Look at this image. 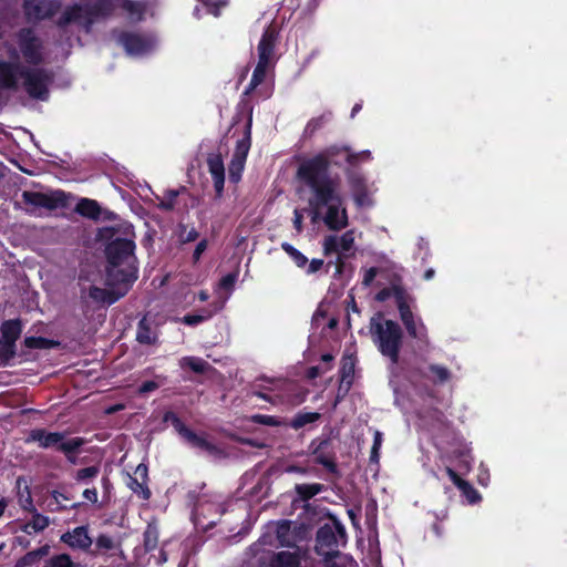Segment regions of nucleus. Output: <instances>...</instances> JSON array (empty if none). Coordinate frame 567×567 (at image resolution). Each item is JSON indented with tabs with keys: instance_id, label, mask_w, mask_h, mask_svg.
I'll list each match as a JSON object with an SVG mask.
<instances>
[{
	"instance_id": "nucleus-1",
	"label": "nucleus",
	"mask_w": 567,
	"mask_h": 567,
	"mask_svg": "<svg viewBox=\"0 0 567 567\" xmlns=\"http://www.w3.org/2000/svg\"><path fill=\"white\" fill-rule=\"evenodd\" d=\"M351 157L354 156L349 146L333 144L299 163L296 177L312 194L309 205L315 209V218L322 206L331 200H339L341 179L338 174H331L330 167H341L343 163L351 166Z\"/></svg>"
},
{
	"instance_id": "nucleus-2",
	"label": "nucleus",
	"mask_w": 567,
	"mask_h": 567,
	"mask_svg": "<svg viewBox=\"0 0 567 567\" xmlns=\"http://www.w3.org/2000/svg\"><path fill=\"white\" fill-rule=\"evenodd\" d=\"M96 238L105 245L107 265L105 268V284L132 285L137 279L135 261V244L130 227L111 226L99 229Z\"/></svg>"
},
{
	"instance_id": "nucleus-3",
	"label": "nucleus",
	"mask_w": 567,
	"mask_h": 567,
	"mask_svg": "<svg viewBox=\"0 0 567 567\" xmlns=\"http://www.w3.org/2000/svg\"><path fill=\"white\" fill-rule=\"evenodd\" d=\"M19 80L22 86L32 97L45 101L49 97V85L53 81V74L44 69H30L19 63L0 62V87L17 90Z\"/></svg>"
},
{
	"instance_id": "nucleus-4",
	"label": "nucleus",
	"mask_w": 567,
	"mask_h": 567,
	"mask_svg": "<svg viewBox=\"0 0 567 567\" xmlns=\"http://www.w3.org/2000/svg\"><path fill=\"white\" fill-rule=\"evenodd\" d=\"M369 331L378 351L388 358L391 364H398L404 338L399 322L385 319L383 313L378 312L370 319Z\"/></svg>"
},
{
	"instance_id": "nucleus-5",
	"label": "nucleus",
	"mask_w": 567,
	"mask_h": 567,
	"mask_svg": "<svg viewBox=\"0 0 567 567\" xmlns=\"http://www.w3.org/2000/svg\"><path fill=\"white\" fill-rule=\"evenodd\" d=\"M113 10L112 0H83L63 11L59 19V25L76 23L89 32L94 22L110 16Z\"/></svg>"
},
{
	"instance_id": "nucleus-6",
	"label": "nucleus",
	"mask_w": 567,
	"mask_h": 567,
	"mask_svg": "<svg viewBox=\"0 0 567 567\" xmlns=\"http://www.w3.org/2000/svg\"><path fill=\"white\" fill-rule=\"evenodd\" d=\"M347 533L344 526L334 520L333 525L323 524L320 526L316 534V553L323 558L324 563H330L339 557V546L346 545Z\"/></svg>"
},
{
	"instance_id": "nucleus-7",
	"label": "nucleus",
	"mask_w": 567,
	"mask_h": 567,
	"mask_svg": "<svg viewBox=\"0 0 567 567\" xmlns=\"http://www.w3.org/2000/svg\"><path fill=\"white\" fill-rule=\"evenodd\" d=\"M106 288H101L93 284L80 282V297L81 300L87 306H104L112 305L122 298L130 288V285L123 282L118 285H106Z\"/></svg>"
},
{
	"instance_id": "nucleus-8",
	"label": "nucleus",
	"mask_w": 567,
	"mask_h": 567,
	"mask_svg": "<svg viewBox=\"0 0 567 567\" xmlns=\"http://www.w3.org/2000/svg\"><path fill=\"white\" fill-rule=\"evenodd\" d=\"M21 199L29 214H37L39 209L54 210L68 206V195L60 189L49 193L24 190Z\"/></svg>"
},
{
	"instance_id": "nucleus-9",
	"label": "nucleus",
	"mask_w": 567,
	"mask_h": 567,
	"mask_svg": "<svg viewBox=\"0 0 567 567\" xmlns=\"http://www.w3.org/2000/svg\"><path fill=\"white\" fill-rule=\"evenodd\" d=\"M399 315L408 336L417 343L427 346L430 343L427 328L420 317L414 316L409 303L399 310Z\"/></svg>"
},
{
	"instance_id": "nucleus-10",
	"label": "nucleus",
	"mask_w": 567,
	"mask_h": 567,
	"mask_svg": "<svg viewBox=\"0 0 567 567\" xmlns=\"http://www.w3.org/2000/svg\"><path fill=\"white\" fill-rule=\"evenodd\" d=\"M19 48L27 62L39 64L42 61L41 42L30 29L19 32Z\"/></svg>"
},
{
	"instance_id": "nucleus-11",
	"label": "nucleus",
	"mask_w": 567,
	"mask_h": 567,
	"mask_svg": "<svg viewBox=\"0 0 567 567\" xmlns=\"http://www.w3.org/2000/svg\"><path fill=\"white\" fill-rule=\"evenodd\" d=\"M60 8L59 0H25L24 11L29 20H43L52 17Z\"/></svg>"
},
{
	"instance_id": "nucleus-12",
	"label": "nucleus",
	"mask_w": 567,
	"mask_h": 567,
	"mask_svg": "<svg viewBox=\"0 0 567 567\" xmlns=\"http://www.w3.org/2000/svg\"><path fill=\"white\" fill-rule=\"evenodd\" d=\"M331 440L329 437L323 440H313L310 443L311 453L315 456V462L319 465H322L329 473L337 474L338 465L334 461L333 454H326V450L330 445Z\"/></svg>"
},
{
	"instance_id": "nucleus-13",
	"label": "nucleus",
	"mask_w": 567,
	"mask_h": 567,
	"mask_svg": "<svg viewBox=\"0 0 567 567\" xmlns=\"http://www.w3.org/2000/svg\"><path fill=\"white\" fill-rule=\"evenodd\" d=\"M279 38V32L274 24H269L262 32L257 45L258 59L271 62L275 48Z\"/></svg>"
},
{
	"instance_id": "nucleus-14",
	"label": "nucleus",
	"mask_w": 567,
	"mask_h": 567,
	"mask_svg": "<svg viewBox=\"0 0 567 567\" xmlns=\"http://www.w3.org/2000/svg\"><path fill=\"white\" fill-rule=\"evenodd\" d=\"M400 281L401 278L395 277L394 280L391 282L390 287H385L377 292L375 300L379 302H384L389 298L393 297L395 300L398 311L402 309V307L406 306L409 303L410 297Z\"/></svg>"
},
{
	"instance_id": "nucleus-15",
	"label": "nucleus",
	"mask_w": 567,
	"mask_h": 567,
	"mask_svg": "<svg viewBox=\"0 0 567 567\" xmlns=\"http://www.w3.org/2000/svg\"><path fill=\"white\" fill-rule=\"evenodd\" d=\"M347 177L357 206H370L372 202L369 196L365 178L361 174L354 172H349Z\"/></svg>"
},
{
	"instance_id": "nucleus-16",
	"label": "nucleus",
	"mask_w": 567,
	"mask_h": 567,
	"mask_svg": "<svg viewBox=\"0 0 567 567\" xmlns=\"http://www.w3.org/2000/svg\"><path fill=\"white\" fill-rule=\"evenodd\" d=\"M342 203L341 195L339 194V200H331L327 204V213L324 216V224L331 230H341L348 225L347 210L340 212V205ZM326 207V205L323 206Z\"/></svg>"
},
{
	"instance_id": "nucleus-17",
	"label": "nucleus",
	"mask_w": 567,
	"mask_h": 567,
	"mask_svg": "<svg viewBox=\"0 0 567 567\" xmlns=\"http://www.w3.org/2000/svg\"><path fill=\"white\" fill-rule=\"evenodd\" d=\"M65 439L64 433L47 432L43 429H34L30 432L27 442H37L42 449H59L61 441Z\"/></svg>"
},
{
	"instance_id": "nucleus-18",
	"label": "nucleus",
	"mask_w": 567,
	"mask_h": 567,
	"mask_svg": "<svg viewBox=\"0 0 567 567\" xmlns=\"http://www.w3.org/2000/svg\"><path fill=\"white\" fill-rule=\"evenodd\" d=\"M61 540L73 548L87 549L92 545V538L89 536L84 526L74 528L62 535Z\"/></svg>"
},
{
	"instance_id": "nucleus-19",
	"label": "nucleus",
	"mask_w": 567,
	"mask_h": 567,
	"mask_svg": "<svg viewBox=\"0 0 567 567\" xmlns=\"http://www.w3.org/2000/svg\"><path fill=\"white\" fill-rule=\"evenodd\" d=\"M300 564L299 554L287 550L272 553L268 560L269 567H300Z\"/></svg>"
},
{
	"instance_id": "nucleus-20",
	"label": "nucleus",
	"mask_w": 567,
	"mask_h": 567,
	"mask_svg": "<svg viewBox=\"0 0 567 567\" xmlns=\"http://www.w3.org/2000/svg\"><path fill=\"white\" fill-rule=\"evenodd\" d=\"M117 42L123 45L126 53L130 55H137L142 51V38L138 33L133 32H114Z\"/></svg>"
},
{
	"instance_id": "nucleus-21",
	"label": "nucleus",
	"mask_w": 567,
	"mask_h": 567,
	"mask_svg": "<svg viewBox=\"0 0 567 567\" xmlns=\"http://www.w3.org/2000/svg\"><path fill=\"white\" fill-rule=\"evenodd\" d=\"M251 117H249L246 122L244 136L236 143L235 152L233 154L234 158L245 162L247 159L251 146Z\"/></svg>"
},
{
	"instance_id": "nucleus-22",
	"label": "nucleus",
	"mask_w": 567,
	"mask_h": 567,
	"mask_svg": "<svg viewBox=\"0 0 567 567\" xmlns=\"http://www.w3.org/2000/svg\"><path fill=\"white\" fill-rule=\"evenodd\" d=\"M185 440L198 450L205 451L210 455H217L220 453V449L214 443L209 442L205 436L196 434L193 430L187 432Z\"/></svg>"
},
{
	"instance_id": "nucleus-23",
	"label": "nucleus",
	"mask_w": 567,
	"mask_h": 567,
	"mask_svg": "<svg viewBox=\"0 0 567 567\" xmlns=\"http://www.w3.org/2000/svg\"><path fill=\"white\" fill-rule=\"evenodd\" d=\"M1 338L2 340L16 344V341L20 338L22 327L20 320H7L1 324Z\"/></svg>"
},
{
	"instance_id": "nucleus-24",
	"label": "nucleus",
	"mask_w": 567,
	"mask_h": 567,
	"mask_svg": "<svg viewBox=\"0 0 567 567\" xmlns=\"http://www.w3.org/2000/svg\"><path fill=\"white\" fill-rule=\"evenodd\" d=\"M271 62L262 61L258 59L257 65L255 66V70L252 72L250 82L246 89V94H249L251 91H254L257 86H259L266 79L267 70Z\"/></svg>"
},
{
	"instance_id": "nucleus-25",
	"label": "nucleus",
	"mask_w": 567,
	"mask_h": 567,
	"mask_svg": "<svg viewBox=\"0 0 567 567\" xmlns=\"http://www.w3.org/2000/svg\"><path fill=\"white\" fill-rule=\"evenodd\" d=\"M321 419V414L319 412H298L286 425L290 426L293 430H299L305 427L308 424H312L318 422Z\"/></svg>"
},
{
	"instance_id": "nucleus-26",
	"label": "nucleus",
	"mask_w": 567,
	"mask_h": 567,
	"mask_svg": "<svg viewBox=\"0 0 567 567\" xmlns=\"http://www.w3.org/2000/svg\"><path fill=\"white\" fill-rule=\"evenodd\" d=\"M427 369L429 374H426V378L434 384H444L452 378L451 371L444 365L433 363Z\"/></svg>"
},
{
	"instance_id": "nucleus-27",
	"label": "nucleus",
	"mask_w": 567,
	"mask_h": 567,
	"mask_svg": "<svg viewBox=\"0 0 567 567\" xmlns=\"http://www.w3.org/2000/svg\"><path fill=\"white\" fill-rule=\"evenodd\" d=\"M50 525L49 517L38 513L37 511L32 513V519L24 525L21 526V530L31 534L33 532H42Z\"/></svg>"
},
{
	"instance_id": "nucleus-28",
	"label": "nucleus",
	"mask_w": 567,
	"mask_h": 567,
	"mask_svg": "<svg viewBox=\"0 0 567 567\" xmlns=\"http://www.w3.org/2000/svg\"><path fill=\"white\" fill-rule=\"evenodd\" d=\"M323 489L324 486L320 483L296 484L295 486L298 497L303 502H308L316 495L320 494Z\"/></svg>"
},
{
	"instance_id": "nucleus-29",
	"label": "nucleus",
	"mask_w": 567,
	"mask_h": 567,
	"mask_svg": "<svg viewBox=\"0 0 567 567\" xmlns=\"http://www.w3.org/2000/svg\"><path fill=\"white\" fill-rule=\"evenodd\" d=\"M179 363L182 369H189L198 374L205 373L210 368L207 361L198 357H184Z\"/></svg>"
},
{
	"instance_id": "nucleus-30",
	"label": "nucleus",
	"mask_w": 567,
	"mask_h": 567,
	"mask_svg": "<svg viewBox=\"0 0 567 567\" xmlns=\"http://www.w3.org/2000/svg\"><path fill=\"white\" fill-rule=\"evenodd\" d=\"M80 215L89 218H99L101 208L95 200L83 198L81 199L75 209Z\"/></svg>"
},
{
	"instance_id": "nucleus-31",
	"label": "nucleus",
	"mask_w": 567,
	"mask_h": 567,
	"mask_svg": "<svg viewBox=\"0 0 567 567\" xmlns=\"http://www.w3.org/2000/svg\"><path fill=\"white\" fill-rule=\"evenodd\" d=\"M332 118V113L330 111L324 112L323 114L312 117L308 121L305 127V135L312 136L317 131L322 128Z\"/></svg>"
},
{
	"instance_id": "nucleus-32",
	"label": "nucleus",
	"mask_w": 567,
	"mask_h": 567,
	"mask_svg": "<svg viewBox=\"0 0 567 567\" xmlns=\"http://www.w3.org/2000/svg\"><path fill=\"white\" fill-rule=\"evenodd\" d=\"M158 543V528L157 522L152 520L147 523L146 530L144 532V551L154 549Z\"/></svg>"
},
{
	"instance_id": "nucleus-33",
	"label": "nucleus",
	"mask_w": 567,
	"mask_h": 567,
	"mask_svg": "<svg viewBox=\"0 0 567 567\" xmlns=\"http://www.w3.org/2000/svg\"><path fill=\"white\" fill-rule=\"evenodd\" d=\"M200 2L206 12L212 14L215 18H219L223 13V10L226 9L230 4V0H197Z\"/></svg>"
},
{
	"instance_id": "nucleus-34",
	"label": "nucleus",
	"mask_w": 567,
	"mask_h": 567,
	"mask_svg": "<svg viewBox=\"0 0 567 567\" xmlns=\"http://www.w3.org/2000/svg\"><path fill=\"white\" fill-rule=\"evenodd\" d=\"M164 422L171 423L172 426L182 435L184 439L187 436V432L192 430L185 425L181 417L173 411H167L163 417Z\"/></svg>"
},
{
	"instance_id": "nucleus-35",
	"label": "nucleus",
	"mask_w": 567,
	"mask_h": 567,
	"mask_svg": "<svg viewBox=\"0 0 567 567\" xmlns=\"http://www.w3.org/2000/svg\"><path fill=\"white\" fill-rule=\"evenodd\" d=\"M281 248L293 260L297 267L305 268L307 266L308 258L291 244L282 243Z\"/></svg>"
},
{
	"instance_id": "nucleus-36",
	"label": "nucleus",
	"mask_w": 567,
	"mask_h": 567,
	"mask_svg": "<svg viewBox=\"0 0 567 567\" xmlns=\"http://www.w3.org/2000/svg\"><path fill=\"white\" fill-rule=\"evenodd\" d=\"M85 441L82 437H72L68 441H61L58 451L65 454L66 458H71V454H74Z\"/></svg>"
},
{
	"instance_id": "nucleus-37",
	"label": "nucleus",
	"mask_w": 567,
	"mask_h": 567,
	"mask_svg": "<svg viewBox=\"0 0 567 567\" xmlns=\"http://www.w3.org/2000/svg\"><path fill=\"white\" fill-rule=\"evenodd\" d=\"M250 421L255 424L272 427L284 426L287 424L282 419L267 414H254L250 416Z\"/></svg>"
},
{
	"instance_id": "nucleus-38",
	"label": "nucleus",
	"mask_w": 567,
	"mask_h": 567,
	"mask_svg": "<svg viewBox=\"0 0 567 567\" xmlns=\"http://www.w3.org/2000/svg\"><path fill=\"white\" fill-rule=\"evenodd\" d=\"M207 165H208V171L212 175V178L225 176V166H224L221 155H219V154L210 155L207 158Z\"/></svg>"
},
{
	"instance_id": "nucleus-39",
	"label": "nucleus",
	"mask_w": 567,
	"mask_h": 567,
	"mask_svg": "<svg viewBox=\"0 0 567 567\" xmlns=\"http://www.w3.org/2000/svg\"><path fill=\"white\" fill-rule=\"evenodd\" d=\"M245 161L231 157V161L228 165V175L230 183L237 184L240 181L241 174L245 168Z\"/></svg>"
},
{
	"instance_id": "nucleus-40",
	"label": "nucleus",
	"mask_w": 567,
	"mask_h": 567,
	"mask_svg": "<svg viewBox=\"0 0 567 567\" xmlns=\"http://www.w3.org/2000/svg\"><path fill=\"white\" fill-rule=\"evenodd\" d=\"M43 567H79V565L72 561L70 555L60 554L49 558Z\"/></svg>"
},
{
	"instance_id": "nucleus-41",
	"label": "nucleus",
	"mask_w": 567,
	"mask_h": 567,
	"mask_svg": "<svg viewBox=\"0 0 567 567\" xmlns=\"http://www.w3.org/2000/svg\"><path fill=\"white\" fill-rule=\"evenodd\" d=\"M16 355V344L0 339V367L7 365Z\"/></svg>"
},
{
	"instance_id": "nucleus-42",
	"label": "nucleus",
	"mask_w": 567,
	"mask_h": 567,
	"mask_svg": "<svg viewBox=\"0 0 567 567\" xmlns=\"http://www.w3.org/2000/svg\"><path fill=\"white\" fill-rule=\"evenodd\" d=\"M24 344L30 349H49L54 347L56 343L42 337H27L24 339Z\"/></svg>"
},
{
	"instance_id": "nucleus-43",
	"label": "nucleus",
	"mask_w": 567,
	"mask_h": 567,
	"mask_svg": "<svg viewBox=\"0 0 567 567\" xmlns=\"http://www.w3.org/2000/svg\"><path fill=\"white\" fill-rule=\"evenodd\" d=\"M289 533H290V522L289 520H279L276 527V536L282 546L289 545Z\"/></svg>"
},
{
	"instance_id": "nucleus-44",
	"label": "nucleus",
	"mask_w": 567,
	"mask_h": 567,
	"mask_svg": "<svg viewBox=\"0 0 567 567\" xmlns=\"http://www.w3.org/2000/svg\"><path fill=\"white\" fill-rule=\"evenodd\" d=\"M159 47L158 37L152 32H144V56L155 52Z\"/></svg>"
},
{
	"instance_id": "nucleus-45",
	"label": "nucleus",
	"mask_w": 567,
	"mask_h": 567,
	"mask_svg": "<svg viewBox=\"0 0 567 567\" xmlns=\"http://www.w3.org/2000/svg\"><path fill=\"white\" fill-rule=\"evenodd\" d=\"M460 491L462 495L468 501L470 504H475L481 499L480 493L468 482L463 484Z\"/></svg>"
},
{
	"instance_id": "nucleus-46",
	"label": "nucleus",
	"mask_w": 567,
	"mask_h": 567,
	"mask_svg": "<svg viewBox=\"0 0 567 567\" xmlns=\"http://www.w3.org/2000/svg\"><path fill=\"white\" fill-rule=\"evenodd\" d=\"M354 374V363L349 359H343L342 367L340 369V381L347 382L349 380L352 381Z\"/></svg>"
},
{
	"instance_id": "nucleus-47",
	"label": "nucleus",
	"mask_w": 567,
	"mask_h": 567,
	"mask_svg": "<svg viewBox=\"0 0 567 567\" xmlns=\"http://www.w3.org/2000/svg\"><path fill=\"white\" fill-rule=\"evenodd\" d=\"M179 192L171 189L167 192V195L165 199L161 200L158 207L163 210L169 212L173 210L176 204V197L178 196Z\"/></svg>"
},
{
	"instance_id": "nucleus-48",
	"label": "nucleus",
	"mask_w": 567,
	"mask_h": 567,
	"mask_svg": "<svg viewBox=\"0 0 567 567\" xmlns=\"http://www.w3.org/2000/svg\"><path fill=\"white\" fill-rule=\"evenodd\" d=\"M161 0H144V17L150 16L154 18L161 12Z\"/></svg>"
},
{
	"instance_id": "nucleus-49",
	"label": "nucleus",
	"mask_w": 567,
	"mask_h": 567,
	"mask_svg": "<svg viewBox=\"0 0 567 567\" xmlns=\"http://www.w3.org/2000/svg\"><path fill=\"white\" fill-rule=\"evenodd\" d=\"M339 239L337 236L330 235L324 238L323 241V252L324 255H330L332 252L339 251Z\"/></svg>"
},
{
	"instance_id": "nucleus-50",
	"label": "nucleus",
	"mask_w": 567,
	"mask_h": 567,
	"mask_svg": "<svg viewBox=\"0 0 567 567\" xmlns=\"http://www.w3.org/2000/svg\"><path fill=\"white\" fill-rule=\"evenodd\" d=\"M99 467L97 466H89L85 468H81L76 472L75 478L78 481H86L90 478H94L99 474Z\"/></svg>"
},
{
	"instance_id": "nucleus-51",
	"label": "nucleus",
	"mask_w": 567,
	"mask_h": 567,
	"mask_svg": "<svg viewBox=\"0 0 567 567\" xmlns=\"http://www.w3.org/2000/svg\"><path fill=\"white\" fill-rule=\"evenodd\" d=\"M210 317H212V313L209 311H207L206 315L188 313V315L184 316L183 322L187 326H196L198 323L204 322L205 320H207Z\"/></svg>"
},
{
	"instance_id": "nucleus-52",
	"label": "nucleus",
	"mask_w": 567,
	"mask_h": 567,
	"mask_svg": "<svg viewBox=\"0 0 567 567\" xmlns=\"http://www.w3.org/2000/svg\"><path fill=\"white\" fill-rule=\"evenodd\" d=\"M339 239V248L342 251H349L354 245V237L352 231L344 233Z\"/></svg>"
},
{
	"instance_id": "nucleus-53",
	"label": "nucleus",
	"mask_w": 567,
	"mask_h": 567,
	"mask_svg": "<svg viewBox=\"0 0 567 567\" xmlns=\"http://www.w3.org/2000/svg\"><path fill=\"white\" fill-rule=\"evenodd\" d=\"M351 385H352V381L351 380H349L347 382L340 381V384H339V388H338V392H337V395H336V399H334V402H333V406L334 408L346 398V395L348 394Z\"/></svg>"
},
{
	"instance_id": "nucleus-54",
	"label": "nucleus",
	"mask_w": 567,
	"mask_h": 567,
	"mask_svg": "<svg viewBox=\"0 0 567 567\" xmlns=\"http://www.w3.org/2000/svg\"><path fill=\"white\" fill-rule=\"evenodd\" d=\"M381 274V269L378 267H371L367 270H364L363 278H362V285L364 287H370L375 277Z\"/></svg>"
},
{
	"instance_id": "nucleus-55",
	"label": "nucleus",
	"mask_w": 567,
	"mask_h": 567,
	"mask_svg": "<svg viewBox=\"0 0 567 567\" xmlns=\"http://www.w3.org/2000/svg\"><path fill=\"white\" fill-rule=\"evenodd\" d=\"M236 280H237L236 272L227 274L219 280V287L224 290H231L235 286Z\"/></svg>"
},
{
	"instance_id": "nucleus-56",
	"label": "nucleus",
	"mask_w": 567,
	"mask_h": 567,
	"mask_svg": "<svg viewBox=\"0 0 567 567\" xmlns=\"http://www.w3.org/2000/svg\"><path fill=\"white\" fill-rule=\"evenodd\" d=\"M38 561L39 559L37 558L35 554L33 551H29L17 561L16 567L33 566Z\"/></svg>"
},
{
	"instance_id": "nucleus-57",
	"label": "nucleus",
	"mask_w": 567,
	"mask_h": 567,
	"mask_svg": "<svg viewBox=\"0 0 567 567\" xmlns=\"http://www.w3.org/2000/svg\"><path fill=\"white\" fill-rule=\"evenodd\" d=\"M95 546L99 549L109 550L114 547V542L107 535H100L95 542Z\"/></svg>"
},
{
	"instance_id": "nucleus-58",
	"label": "nucleus",
	"mask_w": 567,
	"mask_h": 567,
	"mask_svg": "<svg viewBox=\"0 0 567 567\" xmlns=\"http://www.w3.org/2000/svg\"><path fill=\"white\" fill-rule=\"evenodd\" d=\"M184 233L181 234V240L184 244L195 241L199 237V233L193 227L189 230H186V227L182 225Z\"/></svg>"
},
{
	"instance_id": "nucleus-59",
	"label": "nucleus",
	"mask_w": 567,
	"mask_h": 567,
	"mask_svg": "<svg viewBox=\"0 0 567 567\" xmlns=\"http://www.w3.org/2000/svg\"><path fill=\"white\" fill-rule=\"evenodd\" d=\"M208 241L207 239H202L195 247L193 252V262L197 264L200 260L202 255L207 249Z\"/></svg>"
},
{
	"instance_id": "nucleus-60",
	"label": "nucleus",
	"mask_w": 567,
	"mask_h": 567,
	"mask_svg": "<svg viewBox=\"0 0 567 567\" xmlns=\"http://www.w3.org/2000/svg\"><path fill=\"white\" fill-rule=\"evenodd\" d=\"M445 472L450 480L453 482V484L460 489L463 484H465L467 481L462 478L452 467H446Z\"/></svg>"
},
{
	"instance_id": "nucleus-61",
	"label": "nucleus",
	"mask_w": 567,
	"mask_h": 567,
	"mask_svg": "<svg viewBox=\"0 0 567 567\" xmlns=\"http://www.w3.org/2000/svg\"><path fill=\"white\" fill-rule=\"evenodd\" d=\"M166 378L156 377V380L144 381V393L152 392L165 382Z\"/></svg>"
},
{
	"instance_id": "nucleus-62",
	"label": "nucleus",
	"mask_w": 567,
	"mask_h": 567,
	"mask_svg": "<svg viewBox=\"0 0 567 567\" xmlns=\"http://www.w3.org/2000/svg\"><path fill=\"white\" fill-rule=\"evenodd\" d=\"M352 155L354 157H351V166H357L360 162L371 159L370 151H362V152H358V153L352 152Z\"/></svg>"
},
{
	"instance_id": "nucleus-63",
	"label": "nucleus",
	"mask_w": 567,
	"mask_h": 567,
	"mask_svg": "<svg viewBox=\"0 0 567 567\" xmlns=\"http://www.w3.org/2000/svg\"><path fill=\"white\" fill-rule=\"evenodd\" d=\"M213 183L215 188V198L220 199L224 194L225 176L213 177Z\"/></svg>"
},
{
	"instance_id": "nucleus-64",
	"label": "nucleus",
	"mask_w": 567,
	"mask_h": 567,
	"mask_svg": "<svg viewBox=\"0 0 567 567\" xmlns=\"http://www.w3.org/2000/svg\"><path fill=\"white\" fill-rule=\"evenodd\" d=\"M20 504H21V507L30 513H33L35 512V507L33 506V501H32V497L30 495V493L28 492V495L25 498H20Z\"/></svg>"
}]
</instances>
